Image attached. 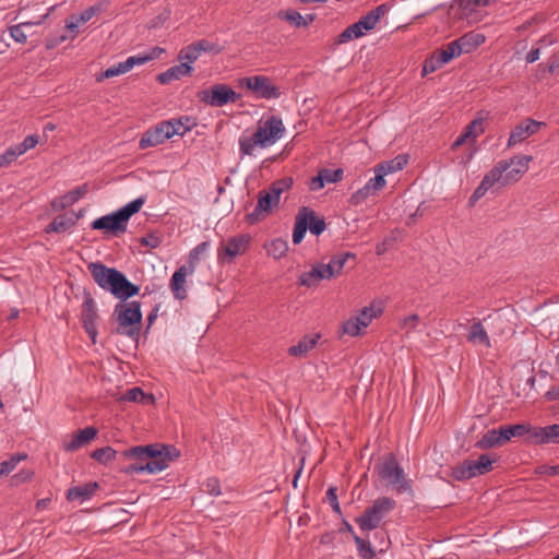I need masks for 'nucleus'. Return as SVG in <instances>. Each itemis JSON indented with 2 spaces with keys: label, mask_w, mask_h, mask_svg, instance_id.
Returning a JSON list of instances; mask_svg holds the SVG:
<instances>
[{
  "label": "nucleus",
  "mask_w": 559,
  "mask_h": 559,
  "mask_svg": "<svg viewBox=\"0 0 559 559\" xmlns=\"http://www.w3.org/2000/svg\"><path fill=\"white\" fill-rule=\"evenodd\" d=\"M124 457L136 460L123 471L127 474H155L168 467L169 463L179 457L180 452L174 445L148 444L138 445L123 452Z\"/></svg>",
  "instance_id": "nucleus-1"
},
{
  "label": "nucleus",
  "mask_w": 559,
  "mask_h": 559,
  "mask_svg": "<svg viewBox=\"0 0 559 559\" xmlns=\"http://www.w3.org/2000/svg\"><path fill=\"white\" fill-rule=\"evenodd\" d=\"M88 271L95 283L120 300H128L140 292V287L131 283L127 276L115 267L102 262L88 264Z\"/></svg>",
  "instance_id": "nucleus-2"
},
{
  "label": "nucleus",
  "mask_w": 559,
  "mask_h": 559,
  "mask_svg": "<svg viewBox=\"0 0 559 559\" xmlns=\"http://www.w3.org/2000/svg\"><path fill=\"white\" fill-rule=\"evenodd\" d=\"M373 472L386 488H392L397 493L412 491V481L406 477L403 467L392 452L381 457L374 465Z\"/></svg>",
  "instance_id": "nucleus-3"
},
{
  "label": "nucleus",
  "mask_w": 559,
  "mask_h": 559,
  "mask_svg": "<svg viewBox=\"0 0 559 559\" xmlns=\"http://www.w3.org/2000/svg\"><path fill=\"white\" fill-rule=\"evenodd\" d=\"M145 202L144 197L129 202L118 211L104 215L92 222L91 227L96 230H103L105 234L118 236L127 230L130 217L138 213Z\"/></svg>",
  "instance_id": "nucleus-4"
},
{
  "label": "nucleus",
  "mask_w": 559,
  "mask_h": 559,
  "mask_svg": "<svg viewBox=\"0 0 559 559\" xmlns=\"http://www.w3.org/2000/svg\"><path fill=\"white\" fill-rule=\"evenodd\" d=\"M114 314L118 322L117 333L138 341L142 325V312L139 301L120 302L115 307Z\"/></svg>",
  "instance_id": "nucleus-5"
},
{
  "label": "nucleus",
  "mask_w": 559,
  "mask_h": 559,
  "mask_svg": "<svg viewBox=\"0 0 559 559\" xmlns=\"http://www.w3.org/2000/svg\"><path fill=\"white\" fill-rule=\"evenodd\" d=\"M326 228V224L323 217L319 216L314 210L308 206H301L295 216V226L293 230V242L295 245L300 243L307 229L314 236L321 235Z\"/></svg>",
  "instance_id": "nucleus-6"
},
{
  "label": "nucleus",
  "mask_w": 559,
  "mask_h": 559,
  "mask_svg": "<svg viewBox=\"0 0 559 559\" xmlns=\"http://www.w3.org/2000/svg\"><path fill=\"white\" fill-rule=\"evenodd\" d=\"M396 507V501L390 497H380L376 499L364 513L356 518V523L361 531L368 532L377 528L383 518L392 512Z\"/></svg>",
  "instance_id": "nucleus-7"
},
{
  "label": "nucleus",
  "mask_w": 559,
  "mask_h": 559,
  "mask_svg": "<svg viewBox=\"0 0 559 559\" xmlns=\"http://www.w3.org/2000/svg\"><path fill=\"white\" fill-rule=\"evenodd\" d=\"M198 99L211 107H223L229 103H236L241 98V94L236 93L229 85L216 83L210 88L201 90L197 93Z\"/></svg>",
  "instance_id": "nucleus-8"
},
{
  "label": "nucleus",
  "mask_w": 559,
  "mask_h": 559,
  "mask_svg": "<svg viewBox=\"0 0 559 559\" xmlns=\"http://www.w3.org/2000/svg\"><path fill=\"white\" fill-rule=\"evenodd\" d=\"M496 462L489 454H480L477 460H465L453 468V477L456 480H467L473 477L485 475L492 469Z\"/></svg>",
  "instance_id": "nucleus-9"
},
{
  "label": "nucleus",
  "mask_w": 559,
  "mask_h": 559,
  "mask_svg": "<svg viewBox=\"0 0 559 559\" xmlns=\"http://www.w3.org/2000/svg\"><path fill=\"white\" fill-rule=\"evenodd\" d=\"M239 85L252 91L258 98L262 99H277L282 95L280 87L274 85L272 80L265 75L242 78Z\"/></svg>",
  "instance_id": "nucleus-10"
},
{
  "label": "nucleus",
  "mask_w": 559,
  "mask_h": 559,
  "mask_svg": "<svg viewBox=\"0 0 559 559\" xmlns=\"http://www.w3.org/2000/svg\"><path fill=\"white\" fill-rule=\"evenodd\" d=\"M285 128L283 121L277 116H271L265 121H260L257 133V141L260 146L264 147L275 143L284 133Z\"/></svg>",
  "instance_id": "nucleus-11"
},
{
  "label": "nucleus",
  "mask_w": 559,
  "mask_h": 559,
  "mask_svg": "<svg viewBox=\"0 0 559 559\" xmlns=\"http://www.w3.org/2000/svg\"><path fill=\"white\" fill-rule=\"evenodd\" d=\"M222 50L223 48L218 44L207 39H200L183 47L178 53V60L191 66L199 59L202 52L218 55Z\"/></svg>",
  "instance_id": "nucleus-12"
},
{
  "label": "nucleus",
  "mask_w": 559,
  "mask_h": 559,
  "mask_svg": "<svg viewBox=\"0 0 559 559\" xmlns=\"http://www.w3.org/2000/svg\"><path fill=\"white\" fill-rule=\"evenodd\" d=\"M99 319L96 302L90 293L84 296L81 311L82 325L93 344L97 342V320Z\"/></svg>",
  "instance_id": "nucleus-13"
},
{
  "label": "nucleus",
  "mask_w": 559,
  "mask_h": 559,
  "mask_svg": "<svg viewBox=\"0 0 559 559\" xmlns=\"http://www.w3.org/2000/svg\"><path fill=\"white\" fill-rule=\"evenodd\" d=\"M543 126H545V122L532 118L524 119L511 130L507 147H513L524 142L527 138L537 133Z\"/></svg>",
  "instance_id": "nucleus-14"
},
{
  "label": "nucleus",
  "mask_w": 559,
  "mask_h": 559,
  "mask_svg": "<svg viewBox=\"0 0 559 559\" xmlns=\"http://www.w3.org/2000/svg\"><path fill=\"white\" fill-rule=\"evenodd\" d=\"M165 121L159 122L154 128L145 131L140 139L139 146L141 150L156 146L173 138L174 130Z\"/></svg>",
  "instance_id": "nucleus-15"
},
{
  "label": "nucleus",
  "mask_w": 559,
  "mask_h": 559,
  "mask_svg": "<svg viewBox=\"0 0 559 559\" xmlns=\"http://www.w3.org/2000/svg\"><path fill=\"white\" fill-rule=\"evenodd\" d=\"M251 237L249 235H239L228 239L226 243H221L217 250V259L221 261L223 257H227L229 261L243 254L250 245Z\"/></svg>",
  "instance_id": "nucleus-16"
},
{
  "label": "nucleus",
  "mask_w": 559,
  "mask_h": 559,
  "mask_svg": "<svg viewBox=\"0 0 559 559\" xmlns=\"http://www.w3.org/2000/svg\"><path fill=\"white\" fill-rule=\"evenodd\" d=\"M278 204L273 202V199L270 194L263 189L258 194V202L254 210L246 215V222L250 225H254L262 219H264L269 214H271L272 209L276 207Z\"/></svg>",
  "instance_id": "nucleus-17"
},
{
  "label": "nucleus",
  "mask_w": 559,
  "mask_h": 559,
  "mask_svg": "<svg viewBox=\"0 0 559 559\" xmlns=\"http://www.w3.org/2000/svg\"><path fill=\"white\" fill-rule=\"evenodd\" d=\"M532 160L533 156L531 155H516L507 159V163H511V167L506 171L504 183L518 182L528 170Z\"/></svg>",
  "instance_id": "nucleus-18"
},
{
  "label": "nucleus",
  "mask_w": 559,
  "mask_h": 559,
  "mask_svg": "<svg viewBox=\"0 0 559 559\" xmlns=\"http://www.w3.org/2000/svg\"><path fill=\"white\" fill-rule=\"evenodd\" d=\"M328 270L323 266V263H318L310 271L300 274L298 282L301 286L312 287L322 280L331 278V272H328Z\"/></svg>",
  "instance_id": "nucleus-19"
},
{
  "label": "nucleus",
  "mask_w": 559,
  "mask_h": 559,
  "mask_svg": "<svg viewBox=\"0 0 559 559\" xmlns=\"http://www.w3.org/2000/svg\"><path fill=\"white\" fill-rule=\"evenodd\" d=\"M190 269L186 265H181L171 276L170 289L176 299L182 300L187 297V290L185 288L187 275L193 274L189 271Z\"/></svg>",
  "instance_id": "nucleus-20"
},
{
  "label": "nucleus",
  "mask_w": 559,
  "mask_h": 559,
  "mask_svg": "<svg viewBox=\"0 0 559 559\" xmlns=\"http://www.w3.org/2000/svg\"><path fill=\"white\" fill-rule=\"evenodd\" d=\"M388 11V4L382 3L369 11L366 15L361 16L357 21L358 25L365 31V33L373 31L377 24L380 22L381 17H383Z\"/></svg>",
  "instance_id": "nucleus-21"
},
{
  "label": "nucleus",
  "mask_w": 559,
  "mask_h": 559,
  "mask_svg": "<svg viewBox=\"0 0 559 559\" xmlns=\"http://www.w3.org/2000/svg\"><path fill=\"white\" fill-rule=\"evenodd\" d=\"M193 68L187 63L180 62V64L173 66L167 69L165 72H162L157 75L156 80L160 84H169L173 81L179 80L183 76H188L192 73Z\"/></svg>",
  "instance_id": "nucleus-22"
},
{
  "label": "nucleus",
  "mask_w": 559,
  "mask_h": 559,
  "mask_svg": "<svg viewBox=\"0 0 559 559\" xmlns=\"http://www.w3.org/2000/svg\"><path fill=\"white\" fill-rule=\"evenodd\" d=\"M321 335L319 333L302 336L296 345L288 348V354L295 357H304L316 347Z\"/></svg>",
  "instance_id": "nucleus-23"
},
{
  "label": "nucleus",
  "mask_w": 559,
  "mask_h": 559,
  "mask_svg": "<svg viewBox=\"0 0 559 559\" xmlns=\"http://www.w3.org/2000/svg\"><path fill=\"white\" fill-rule=\"evenodd\" d=\"M511 167V163H507V159L499 160L483 178V181L487 187L491 188L496 183H500L501 186H507L504 183V175L506 171Z\"/></svg>",
  "instance_id": "nucleus-24"
},
{
  "label": "nucleus",
  "mask_w": 559,
  "mask_h": 559,
  "mask_svg": "<svg viewBox=\"0 0 559 559\" xmlns=\"http://www.w3.org/2000/svg\"><path fill=\"white\" fill-rule=\"evenodd\" d=\"M467 341L473 344H481L487 348L491 347L489 336L480 320L473 321L467 334Z\"/></svg>",
  "instance_id": "nucleus-25"
},
{
  "label": "nucleus",
  "mask_w": 559,
  "mask_h": 559,
  "mask_svg": "<svg viewBox=\"0 0 559 559\" xmlns=\"http://www.w3.org/2000/svg\"><path fill=\"white\" fill-rule=\"evenodd\" d=\"M504 441L502 440V431L499 427L498 429H490L476 442V448L481 450H488L495 447L503 445Z\"/></svg>",
  "instance_id": "nucleus-26"
},
{
  "label": "nucleus",
  "mask_w": 559,
  "mask_h": 559,
  "mask_svg": "<svg viewBox=\"0 0 559 559\" xmlns=\"http://www.w3.org/2000/svg\"><path fill=\"white\" fill-rule=\"evenodd\" d=\"M348 259L356 260V254L353 252H342L333 255L329 263H323L324 267H328V272H331V278L340 275Z\"/></svg>",
  "instance_id": "nucleus-27"
},
{
  "label": "nucleus",
  "mask_w": 559,
  "mask_h": 559,
  "mask_svg": "<svg viewBox=\"0 0 559 559\" xmlns=\"http://www.w3.org/2000/svg\"><path fill=\"white\" fill-rule=\"evenodd\" d=\"M462 53H469L485 43V36L478 33H467L456 39Z\"/></svg>",
  "instance_id": "nucleus-28"
},
{
  "label": "nucleus",
  "mask_w": 559,
  "mask_h": 559,
  "mask_svg": "<svg viewBox=\"0 0 559 559\" xmlns=\"http://www.w3.org/2000/svg\"><path fill=\"white\" fill-rule=\"evenodd\" d=\"M293 183H294L293 177L287 176V177H283L281 179L273 181L271 183V186L269 187V189H264V190L267 192V194L271 195V198L273 199V202L278 204L282 193L288 191L293 187Z\"/></svg>",
  "instance_id": "nucleus-29"
},
{
  "label": "nucleus",
  "mask_w": 559,
  "mask_h": 559,
  "mask_svg": "<svg viewBox=\"0 0 559 559\" xmlns=\"http://www.w3.org/2000/svg\"><path fill=\"white\" fill-rule=\"evenodd\" d=\"M123 402H135L142 405H151L155 402L153 394L145 393L141 388L134 386L129 389L121 397Z\"/></svg>",
  "instance_id": "nucleus-30"
},
{
  "label": "nucleus",
  "mask_w": 559,
  "mask_h": 559,
  "mask_svg": "<svg viewBox=\"0 0 559 559\" xmlns=\"http://www.w3.org/2000/svg\"><path fill=\"white\" fill-rule=\"evenodd\" d=\"M104 10L103 3H96L85 9L78 17L74 19L72 15V39L78 35L76 28L79 25L88 22L93 16L100 13Z\"/></svg>",
  "instance_id": "nucleus-31"
},
{
  "label": "nucleus",
  "mask_w": 559,
  "mask_h": 559,
  "mask_svg": "<svg viewBox=\"0 0 559 559\" xmlns=\"http://www.w3.org/2000/svg\"><path fill=\"white\" fill-rule=\"evenodd\" d=\"M408 162L407 155L400 154L394 158L380 163L376 167L384 175L393 174L402 170Z\"/></svg>",
  "instance_id": "nucleus-32"
},
{
  "label": "nucleus",
  "mask_w": 559,
  "mask_h": 559,
  "mask_svg": "<svg viewBox=\"0 0 559 559\" xmlns=\"http://www.w3.org/2000/svg\"><path fill=\"white\" fill-rule=\"evenodd\" d=\"M98 433V429L94 426H88L84 429L79 430L73 437H72V451L76 450L88 442H91Z\"/></svg>",
  "instance_id": "nucleus-33"
},
{
  "label": "nucleus",
  "mask_w": 559,
  "mask_h": 559,
  "mask_svg": "<svg viewBox=\"0 0 559 559\" xmlns=\"http://www.w3.org/2000/svg\"><path fill=\"white\" fill-rule=\"evenodd\" d=\"M98 489V483L90 481L81 486L72 487V500L85 501L91 499Z\"/></svg>",
  "instance_id": "nucleus-34"
},
{
  "label": "nucleus",
  "mask_w": 559,
  "mask_h": 559,
  "mask_svg": "<svg viewBox=\"0 0 559 559\" xmlns=\"http://www.w3.org/2000/svg\"><path fill=\"white\" fill-rule=\"evenodd\" d=\"M502 431V440L504 443L510 441L512 438H523L525 433L528 431L526 429L525 424H516V425H504L500 426Z\"/></svg>",
  "instance_id": "nucleus-35"
},
{
  "label": "nucleus",
  "mask_w": 559,
  "mask_h": 559,
  "mask_svg": "<svg viewBox=\"0 0 559 559\" xmlns=\"http://www.w3.org/2000/svg\"><path fill=\"white\" fill-rule=\"evenodd\" d=\"M365 31L358 25V22L347 26L337 37V43L344 44L353 39L360 38L365 35Z\"/></svg>",
  "instance_id": "nucleus-36"
},
{
  "label": "nucleus",
  "mask_w": 559,
  "mask_h": 559,
  "mask_svg": "<svg viewBox=\"0 0 559 559\" xmlns=\"http://www.w3.org/2000/svg\"><path fill=\"white\" fill-rule=\"evenodd\" d=\"M266 251L267 254L274 259H281L286 255L288 251V243L282 238H276L266 246Z\"/></svg>",
  "instance_id": "nucleus-37"
},
{
  "label": "nucleus",
  "mask_w": 559,
  "mask_h": 559,
  "mask_svg": "<svg viewBox=\"0 0 559 559\" xmlns=\"http://www.w3.org/2000/svg\"><path fill=\"white\" fill-rule=\"evenodd\" d=\"M117 451L111 447L96 449L91 453V457L100 464H108L116 459Z\"/></svg>",
  "instance_id": "nucleus-38"
},
{
  "label": "nucleus",
  "mask_w": 559,
  "mask_h": 559,
  "mask_svg": "<svg viewBox=\"0 0 559 559\" xmlns=\"http://www.w3.org/2000/svg\"><path fill=\"white\" fill-rule=\"evenodd\" d=\"M436 53L440 57V60L447 64L453 58L462 55V48L459 47V44L456 43L455 39L449 43L442 50H437Z\"/></svg>",
  "instance_id": "nucleus-39"
},
{
  "label": "nucleus",
  "mask_w": 559,
  "mask_h": 559,
  "mask_svg": "<svg viewBox=\"0 0 559 559\" xmlns=\"http://www.w3.org/2000/svg\"><path fill=\"white\" fill-rule=\"evenodd\" d=\"M278 17L286 20L296 27H306L309 25L307 19L295 10L281 11L278 12Z\"/></svg>",
  "instance_id": "nucleus-40"
},
{
  "label": "nucleus",
  "mask_w": 559,
  "mask_h": 559,
  "mask_svg": "<svg viewBox=\"0 0 559 559\" xmlns=\"http://www.w3.org/2000/svg\"><path fill=\"white\" fill-rule=\"evenodd\" d=\"M376 193L377 191L367 181L362 188L358 189L350 195L349 203L357 206Z\"/></svg>",
  "instance_id": "nucleus-41"
},
{
  "label": "nucleus",
  "mask_w": 559,
  "mask_h": 559,
  "mask_svg": "<svg viewBox=\"0 0 559 559\" xmlns=\"http://www.w3.org/2000/svg\"><path fill=\"white\" fill-rule=\"evenodd\" d=\"M209 246H210L209 241H203L190 251L189 258H188V264L186 265L190 269L189 270L190 272L195 271V266H197L198 262L200 261L201 254L206 251Z\"/></svg>",
  "instance_id": "nucleus-42"
},
{
  "label": "nucleus",
  "mask_w": 559,
  "mask_h": 559,
  "mask_svg": "<svg viewBox=\"0 0 559 559\" xmlns=\"http://www.w3.org/2000/svg\"><path fill=\"white\" fill-rule=\"evenodd\" d=\"M354 540L357 546L358 554L362 559L374 558L376 552L368 540H365L357 535H354Z\"/></svg>",
  "instance_id": "nucleus-43"
},
{
  "label": "nucleus",
  "mask_w": 559,
  "mask_h": 559,
  "mask_svg": "<svg viewBox=\"0 0 559 559\" xmlns=\"http://www.w3.org/2000/svg\"><path fill=\"white\" fill-rule=\"evenodd\" d=\"M445 63L440 60V57L436 53V51L424 61L423 64V76L437 71L442 68Z\"/></svg>",
  "instance_id": "nucleus-44"
},
{
  "label": "nucleus",
  "mask_w": 559,
  "mask_h": 559,
  "mask_svg": "<svg viewBox=\"0 0 559 559\" xmlns=\"http://www.w3.org/2000/svg\"><path fill=\"white\" fill-rule=\"evenodd\" d=\"M157 58L156 53L148 55H136L130 56L126 61H123L127 71L129 72L134 66H142L147 61L154 60Z\"/></svg>",
  "instance_id": "nucleus-45"
},
{
  "label": "nucleus",
  "mask_w": 559,
  "mask_h": 559,
  "mask_svg": "<svg viewBox=\"0 0 559 559\" xmlns=\"http://www.w3.org/2000/svg\"><path fill=\"white\" fill-rule=\"evenodd\" d=\"M526 429L528 430L523 437L524 440L532 444H545L544 438L542 435V427H533L530 424H525Z\"/></svg>",
  "instance_id": "nucleus-46"
},
{
  "label": "nucleus",
  "mask_w": 559,
  "mask_h": 559,
  "mask_svg": "<svg viewBox=\"0 0 559 559\" xmlns=\"http://www.w3.org/2000/svg\"><path fill=\"white\" fill-rule=\"evenodd\" d=\"M69 226V219L67 217V213L60 214L53 218V221L47 226L46 231L51 233H60L66 231Z\"/></svg>",
  "instance_id": "nucleus-47"
},
{
  "label": "nucleus",
  "mask_w": 559,
  "mask_h": 559,
  "mask_svg": "<svg viewBox=\"0 0 559 559\" xmlns=\"http://www.w3.org/2000/svg\"><path fill=\"white\" fill-rule=\"evenodd\" d=\"M190 121L189 118H180V119H173V120H167L165 121V123H168L170 127H173L171 129L174 130L173 132V136L174 135H183L187 131H189L191 129V126L188 124V122Z\"/></svg>",
  "instance_id": "nucleus-48"
},
{
  "label": "nucleus",
  "mask_w": 559,
  "mask_h": 559,
  "mask_svg": "<svg viewBox=\"0 0 559 559\" xmlns=\"http://www.w3.org/2000/svg\"><path fill=\"white\" fill-rule=\"evenodd\" d=\"M542 435L545 443H559V425L542 427Z\"/></svg>",
  "instance_id": "nucleus-49"
},
{
  "label": "nucleus",
  "mask_w": 559,
  "mask_h": 559,
  "mask_svg": "<svg viewBox=\"0 0 559 559\" xmlns=\"http://www.w3.org/2000/svg\"><path fill=\"white\" fill-rule=\"evenodd\" d=\"M362 326L358 324L355 317L349 318L342 325L343 333L349 336H358L362 333Z\"/></svg>",
  "instance_id": "nucleus-50"
},
{
  "label": "nucleus",
  "mask_w": 559,
  "mask_h": 559,
  "mask_svg": "<svg viewBox=\"0 0 559 559\" xmlns=\"http://www.w3.org/2000/svg\"><path fill=\"white\" fill-rule=\"evenodd\" d=\"M127 72L128 71H127V69L124 67V63L123 62H119L118 64H114V66L107 68L104 72H102L97 76V81L102 82L104 79L114 78V76H117V75H120V74H124Z\"/></svg>",
  "instance_id": "nucleus-51"
},
{
  "label": "nucleus",
  "mask_w": 559,
  "mask_h": 559,
  "mask_svg": "<svg viewBox=\"0 0 559 559\" xmlns=\"http://www.w3.org/2000/svg\"><path fill=\"white\" fill-rule=\"evenodd\" d=\"M255 141H257L255 132L250 138L240 139L239 146H240L241 154L242 155H252L254 147L257 145L260 146V142H255Z\"/></svg>",
  "instance_id": "nucleus-52"
},
{
  "label": "nucleus",
  "mask_w": 559,
  "mask_h": 559,
  "mask_svg": "<svg viewBox=\"0 0 559 559\" xmlns=\"http://www.w3.org/2000/svg\"><path fill=\"white\" fill-rule=\"evenodd\" d=\"M355 318L358 324H360L362 329H366L371 323L372 319L376 318V312L372 307H365Z\"/></svg>",
  "instance_id": "nucleus-53"
},
{
  "label": "nucleus",
  "mask_w": 559,
  "mask_h": 559,
  "mask_svg": "<svg viewBox=\"0 0 559 559\" xmlns=\"http://www.w3.org/2000/svg\"><path fill=\"white\" fill-rule=\"evenodd\" d=\"M17 148L15 145H12L8 147L4 153L0 154V167H7L11 163H13L19 156H21L20 153H17Z\"/></svg>",
  "instance_id": "nucleus-54"
},
{
  "label": "nucleus",
  "mask_w": 559,
  "mask_h": 559,
  "mask_svg": "<svg viewBox=\"0 0 559 559\" xmlns=\"http://www.w3.org/2000/svg\"><path fill=\"white\" fill-rule=\"evenodd\" d=\"M27 457L26 454L12 455L9 460L0 463V467L4 475L10 474L17 465V463Z\"/></svg>",
  "instance_id": "nucleus-55"
},
{
  "label": "nucleus",
  "mask_w": 559,
  "mask_h": 559,
  "mask_svg": "<svg viewBox=\"0 0 559 559\" xmlns=\"http://www.w3.org/2000/svg\"><path fill=\"white\" fill-rule=\"evenodd\" d=\"M464 132L468 133V136L471 139H476L479 134L484 132L483 118H476L473 121H471L466 126Z\"/></svg>",
  "instance_id": "nucleus-56"
},
{
  "label": "nucleus",
  "mask_w": 559,
  "mask_h": 559,
  "mask_svg": "<svg viewBox=\"0 0 559 559\" xmlns=\"http://www.w3.org/2000/svg\"><path fill=\"white\" fill-rule=\"evenodd\" d=\"M38 135H35V134H31V135H27L23 142L19 143L15 145V147L17 148V153H20L21 155H23L24 153H26L28 150L31 148H34L37 143H38Z\"/></svg>",
  "instance_id": "nucleus-57"
},
{
  "label": "nucleus",
  "mask_w": 559,
  "mask_h": 559,
  "mask_svg": "<svg viewBox=\"0 0 559 559\" xmlns=\"http://www.w3.org/2000/svg\"><path fill=\"white\" fill-rule=\"evenodd\" d=\"M24 25H29V23H22L17 25H13L9 28L11 37L20 44H24L27 40V36L23 31Z\"/></svg>",
  "instance_id": "nucleus-58"
},
{
  "label": "nucleus",
  "mask_w": 559,
  "mask_h": 559,
  "mask_svg": "<svg viewBox=\"0 0 559 559\" xmlns=\"http://www.w3.org/2000/svg\"><path fill=\"white\" fill-rule=\"evenodd\" d=\"M337 488L336 487H333L331 486L328 490H326V500L329 501L330 506L332 507V510L341 515L342 514V510H341V506L338 503V500H337Z\"/></svg>",
  "instance_id": "nucleus-59"
},
{
  "label": "nucleus",
  "mask_w": 559,
  "mask_h": 559,
  "mask_svg": "<svg viewBox=\"0 0 559 559\" xmlns=\"http://www.w3.org/2000/svg\"><path fill=\"white\" fill-rule=\"evenodd\" d=\"M321 174L324 176L325 182L335 183L343 178V169H321Z\"/></svg>",
  "instance_id": "nucleus-60"
},
{
  "label": "nucleus",
  "mask_w": 559,
  "mask_h": 559,
  "mask_svg": "<svg viewBox=\"0 0 559 559\" xmlns=\"http://www.w3.org/2000/svg\"><path fill=\"white\" fill-rule=\"evenodd\" d=\"M374 174L376 176L371 179L368 180V183H370V186L377 191L379 192L380 190H382L386 183L385 179H384V175L377 168L374 167Z\"/></svg>",
  "instance_id": "nucleus-61"
},
{
  "label": "nucleus",
  "mask_w": 559,
  "mask_h": 559,
  "mask_svg": "<svg viewBox=\"0 0 559 559\" xmlns=\"http://www.w3.org/2000/svg\"><path fill=\"white\" fill-rule=\"evenodd\" d=\"M490 188L487 187V182L485 183L483 180L480 181L479 186L474 190L473 194L471 195L468 203L469 205H474L480 198L485 195V193Z\"/></svg>",
  "instance_id": "nucleus-62"
},
{
  "label": "nucleus",
  "mask_w": 559,
  "mask_h": 559,
  "mask_svg": "<svg viewBox=\"0 0 559 559\" xmlns=\"http://www.w3.org/2000/svg\"><path fill=\"white\" fill-rule=\"evenodd\" d=\"M325 179L324 176L321 174V170L318 173L317 176L312 177L308 182V188L311 191H319L324 188Z\"/></svg>",
  "instance_id": "nucleus-63"
},
{
  "label": "nucleus",
  "mask_w": 559,
  "mask_h": 559,
  "mask_svg": "<svg viewBox=\"0 0 559 559\" xmlns=\"http://www.w3.org/2000/svg\"><path fill=\"white\" fill-rule=\"evenodd\" d=\"M546 70L549 74H558L559 73V50L550 57L549 63H548Z\"/></svg>",
  "instance_id": "nucleus-64"
}]
</instances>
